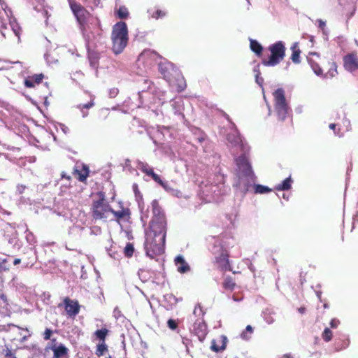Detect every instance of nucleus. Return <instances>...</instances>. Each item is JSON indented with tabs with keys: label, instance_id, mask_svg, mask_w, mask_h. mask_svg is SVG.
<instances>
[{
	"label": "nucleus",
	"instance_id": "obj_1",
	"mask_svg": "<svg viewBox=\"0 0 358 358\" xmlns=\"http://www.w3.org/2000/svg\"><path fill=\"white\" fill-rule=\"evenodd\" d=\"M112 49L115 54L121 53L127 47L129 41L126 22L120 21L113 27L111 33Z\"/></svg>",
	"mask_w": 358,
	"mask_h": 358
},
{
	"label": "nucleus",
	"instance_id": "obj_12",
	"mask_svg": "<svg viewBox=\"0 0 358 358\" xmlns=\"http://www.w3.org/2000/svg\"><path fill=\"white\" fill-rule=\"evenodd\" d=\"M343 67L350 72L358 70V56L356 52H352L343 57Z\"/></svg>",
	"mask_w": 358,
	"mask_h": 358
},
{
	"label": "nucleus",
	"instance_id": "obj_38",
	"mask_svg": "<svg viewBox=\"0 0 358 358\" xmlns=\"http://www.w3.org/2000/svg\"><path fill=\"white\" fill-rule=\"evenodd\" d=\"M94 105V103L92 100H91L87 103H80L78 106V108L81 110L83 111L84 109H89L92 108Z\"/></svg>",
	"mask_w": 358,
	"mask_h": 358
},
{
	"label": "nucleus",
	"instance_id": "obj_50",
	"mask_svg": "<svg viewBox=\"0 0 358 358\" xmlns=\"http://www.w3.org/2000/svg\"><path fill=\"white\" fill-rule=\"evenodd\" d=\"M20 262H21V259H19V258H16L13 261V264L14 265H17V264H20Z\"/></svg>",
	"mask_w": 358,
	"mask_h": 358
},
{
	"label": "nucleus",
	"instance_id": "obj_2",
	"mask_svg": "<svg viewBox=\"0 0 358 358\" xmlns=\"http://www.w3.org/2000/svg\"><path fill=\"white\" fill-rule=\"evenodd\" d=\"M166 238L155 234L147 233L145 248L147 255L151 258L161 255L164 252Z\"/></svg>",
	"mask_w": 358,
	"mask_h": 358
},
{
	"label": "nucleus",
	"instance_id": "obj_58",
	"mask_svg": "<svg viewBox=\"0 0 358 358\" xmlns=\"http://www.w3.org/2000/svg\"><path fill=\"white\" fill-rule=\"evenodd\" d=\"M106 358H112V357H111V356H109L108 357H106Z\"/></svg>",
	"mask_w": 358,
	"mask_h": 358
},
{
	"label": "nucleus",
	"instance_id": "obj_16",
	"mask_svg": "<svg viewBox=\"0 0 358 358\" xmlns=\"http://www.w3.org/2000/svg\"><path fill=\"white\" fill-rule=\"evenodd\" d=\"M75 178L82 182H85L87 177L89 176L90 169L89 167L83 164H76L72 172Z\"/></svg>",
	"mask_w": 358,
	"mask_h": 358
},
{
	"label": "nucleus",
	"instance_id": "obj_45",
	"mask_svg": "<svg viewBox=\"0 0 358 358\" xmlns=\"http://www.w3.org/2000/svg\"><path fill=\"white\" fill-rule=\"evenodd\" d=\"M265 320L268 324H271L275 322V319L271 315L266 316Z\"/></svg>",
	"mask_w": 358,
	"mask_h": 358
},
{
	"label": "nucleus",
	"instance_id": "obj_10",
	"mask_svg": "<svg viewBox=\"0 0 358 358\" xmlns=\"http://www.w3.org/2000/svg\"><path fill=\"white\" fill-rule=\"evenodd\" d=\"M307 61L316 75L323 76V69L321 66L322 58L318 53L310 52L307 56Z\"/></svg>",
	"mask_w": 358,
	"mask_h": 358
},
{
	"label": "nucleus",
	"instance_id": "obj_8",
	"mask_svg": "<svg viewBox=\"0 0 358 358\" xmlns=\"http://www.w3.org/2000/svg\"><path fill=\"white\" fill-rule=\"evenodd\" d=\"M215 262L217 264L218 268L222 271H232L229 261V253L224 248H221L220 253L215 258Z\"/></svg>",
	"mask_w": 358,
	"mask_h": 358
},
{
	"label": "nucleus",
	"instance_id": "obj_19",
	"mask_svg": "<svg viewBox=\"0 0 358 358\" xmlns=\"http://www.w3.org/2000/svg\"><path fill=\"white\" fill-rule=\"evenodd\" d=\"M152 212L153 216L151 220H166L164 210L160 206L159 201L156 199L151 203Z\"/></svg>",
	"mask_w": 358,
	"mask_h": 358
},
{
	"label": "nucleus",
	"instance_id": "obj_26",
	"mask_svg": "<svg viewBox=\"0 0 358 358\" xmlns=\"http://www.w3.org/2000/svg\"><path fill=\"white\" fill-rule=\"evenodd\" d=\"M109 334V330L107 328H102L101 329H98L95 331L94 333V336L96 339L99 340L101 342H106V338Z\"/></svg>",
	"mask_w": 358,
	"mask_h": 358
},
{
	"label": "nucleus",
	"instance_id": "obj_20",
	"mask_svg": "<svg viewBox=\"0 0 358 358\" xmlns=\"http://www.w3.org/2000/svg\"><path fill=\"white\" fill-rule=\"evenodd\" d=\"M227 336L221 335L211 341L210 349L215 352L223 351L227 347Z\"/></svg>",
	"mask_w": 358,
	"mask_h": 358
},
{
	"label": "nucleus",
	"instance_id": "obj_29",
	"mask_svg": "<svg viewBox=\"0 0 358 358\" xmlns=\"http://www.w3.org/2000/svg\"><path fill=\"white\" fill-rule=\"evenodd\" d=\"M292 182L291 177H288L278 184L275 189L278 191L289 190L292 187Z\"/></svg>",
	"mask_w": 358,
	"mask_h": 358
},
{
	"label": "nucleus",
	"instance_id": "obj_15",
	"mask_svg": "<svg viewBox=\"0 0 358 358\" xmlns=\"http://www.w3.org/2000/svg\"><path fill=\"white\" fill-rule=\"evenodd\" d=\"M193 331L200 341H203L208 334L207 324L203 318H199L195 320L193 326Z\"/></svg>",
	"mask_w": 358,
	"mask_h": 358
},
{
	"label": "nucleus",
	"instance_id": "obj_13",
	"mask_svg": "<svg viewBox=\"0 0 358 358\" xmlns=\"http://www.w3.org/2000/svg\"><path fill=\"white\" fill-rule=\"evenodd\" d=\"M236 163L238 170L246 177L252 178L253 173L251 165L248 157L245 155H242L236 159Z\"/></svg>",
	"mask_w": 358,
	"mask_h": 358
},
{
	"label": "nucleus",
	"instance_id": "obj_7",
	"mask_svg": "<svg viewBox=\"0 0 358 358\" xmlns=\"http://www.w3.org/2000/svg\"><path fill=\"white\" fill-rule=\"evenodd\" d=\"M70 8L80 24L84 25L90 17V12L75 0H69Z\"/></svg>",
	"mask_w": 358,
	"mask_h": 358
},
{
	"label": "nucleus",
	"instance_id": "obj_14",
	"mask_svg": "<svg viewBox=\"0 0 358 358\" xmlns=\"http://www.w3.org/2000/svg\"><path fill=\"white\" fill-rule=\"evenodd\" d=\"M167 222L165 220H151L150 223V231L148 233L162 236H166Z\"/></svg>",
	"mask_w": 358,
	"mask_h": 358
},
{
	"label": "nucleus",
	"instance_id": "obj_51",
	"mask_svg": "<svg viewBox=\"0 0 358 358\" xmlns=\"http://www.w3.org/2000/svg\"><path fill=\"white\" fill-rule=\"evenodd\" d=\"M319 27H320V28H322V29H323V28L325 27V22H323L322 20H320V21H319Z\"/></svg>",
	"mask_w": 358,
	"mask_h": 358
},
{
	"label": "nucleus",
	"instance_id": "obj_53",
	"mask_svg": "<svg viewBox=\"0 0 358 358\" xmlns=\"http://www.w3.org/2000/svg\"><path fill=\"white\" fill-rule=\"evenodd\" d=\"M1 330H7V329L5 326H0V331Z\"/></svg>",
	"mask_w": 358,
	"mask_h": 358
},
{
	"label": "nucleus",
	"instance_id": "obj_31",
	"mask_svg": "<svg viewBox=\"0 0 358 358\" xmlns=\"http://www.w3.org/2000/svg\"><path fill=\"white\" fill-rule=\"evenodd\" d=\"M108 351V346L106 344V342H101L97 344L96 348L95 350V355L100 357L104 355L106 352Z\"/></svg>",
	"mask_w": 358,
	"mask_h": 358
},
{
	"label": "nucleus",
	"instance_id": "obj_48",
	"mask_svg": "<svg viewBox=\"0 0 358 358\" xmlns=\"http://www.w3.org/2000/svg\"><path fill=\"white\" fill-rule=\"evenodd\" d=\"M61 176L62 178H66L68 180H70L71 179V176H67L64 172H63Z\"/></svg>",
	"mask_w": 358,
	"mask_h": 358
},
{
	"label": "nucleus",
	"instance_id": "obj_34",
	"mask_svg": "<svg viewBox=\"0 0 358 358\" xmlns=\"http://www.w3.org/2000/svg\"><path fill=\"white\" fill-rule=\"evenodd\" d=\"M254 188L256 194H265L271 192V189L262 185H255Z\"/></svg>",
	"mask_w": 358,
	"mask_h": 358
},
{
	"label": "nucleus",
	"instance_id": "obj_39",
	"mask_svg": "<svg viewBox=\"0 0 358 358\" xmlns=\"http://www.w3.org/2000/svg\"><path fill=\"white\" fill-rule=\"evenodd\" d=\"M167 325L171 330H175L178 328V323L175 320L169 319L167 322Z\"/></svg>",
	"mask_w": 358,
	"mask_h": 358
},
{
	"label": "nucleus",
	"instance_id": "obj_57",
	"mask_svg": "<svg viewBox=\"0 0 358 358\" xmlns=\"http://www.w3.org/2000/svg\"><path fill=\"white\" fill-rule=\"evenodd\" d=\"M184 87H183V86H182V87H181V89H180V90H182L184 89Z\"/></svg>",
	"mask_w": 358,
	"mask_h": 358
},
{
	"label": "nucleus",
	"instance_id": "obj_55",
	"mask_svg": "<svg viewBox=\"0 0 358 358\" xmlns=\"http://www.w3.org/2000/svg\"><path fill=\"white\" fill-rule=\"evenodd\" d=\"M248 190V187H247L245 189V192H247Z\"/></svg>",
	"mask_w": 358,
	"mask_h": 358
},
{
	"label": "nucleus",
	"instance_id": "obj_27",
	"mask_svg": "<svg viewBox=\"0 0 358 358\" xmlns=\"http://www.w3.org/2000/svg\"><path fill=\"white\" fill-rule=\"evenodd\" d=\"M148 13L152 18L155 20L164 17L166 15V11L159 8H156L155 10L149 9Z\"/></svg>",
	"mask_w": 358,
	"mask_h": 358
},
{
	"label": "nucleus",
	"instance_id": "obj_5",
	"mask_svg": "<svg viewBox=\"0 0 358 358\" xmlns=\"http://www.w3.org/2000/svg\"><path fill=\"white\" fill-rule=\"evenodd\" d=\"M274 108L279 120L283 121L286 118L289 107L285 96V92L282 88L277 89L273 92Z\"/></svg>",
	"mask_w": 358,
	"mask_h": 358
},
{
	"label": "nucleus",
	"instance_id": "obj_44",
	"mask_svg": "<svg viewBox=\"0 0 358 358\" xmlns=\"http://www.w3.org/2000/svg\"><path fill=\"white\" fill-rule=\"evenodd\" d=\"M340 324V322H339V320H336V319H332V320H331V322H330V327H331V328L335 329V328H336V327L338 326V324Z\"/></svg>",
	"mask_w": 358,
	"mask_h": 358
},
{
	"label": "nucleus",
	"instance_id": "obj_56",
	"mask_svg": "<svg viewBox=\"0 0 358 358\" xmlns=\"http://www.w3.org/2000/svg\"><path fill=\"white\" fill-rule=\"evenodd\" d=\"M88 38V39H91V37L90 36H87Z\"/></svg>",
	"mask_w": 358,
	"mask_h": 358
},
{
	"label": "nucleus",
	"instance_id": "obj_25",
	"mask_svg": "<svg viewBox=\"0 0 358 358\" xmlns=\"http://www.w3.org/2000/svg\"><path fill=\"white\" fill-rule=\"evenodd\" d=\"M329 69L326 74H323L325 78H334L338 74L337 64L334 62H328Z\"/></svg>",
	"mask_w": 358,
	"mask_h": 358
},
{
	"label": "nucleus",
	"instance_id": "obj_47",
	"mask_svg": "<svg viewBox=\"0 0 358 358\" xmlns=\"http://www.w3.org/2000/svg\"><path fill=\"white\" fill-rule=\"evenodd\" d=\"M298 312L300 314H304L306 312V308L305 307H303V306H301V307L298 308Z\"/></svg>",
	"mask_w": 358,
	"mask_h": 358
},
{
	"label": "nucleus",
	"instance_id": "obj_42",
	"mask_svg": "<svg viewBox=\"0 0 358 358\" xmlns=\"http://www.w3.org/2000/svg\"><path fill=\"white\" fill-rule=\"evenodd\" d=\"M4 357H5V358L16 357L15 353L13 352L12 350L10 349H9L8 348H7L5 350Z\"/></svg>",
	"mask_w": 358,
	"mask_h": 358
},
{
	"label": "nucleus",
	"instance_id": "obj_59",
	"mask_svg": "<svg viewBox=\"0 0 358 358\" xmlns=\"http://www.w3.org/2000/svg\"><path fill=\"white\" fill-rule=\"evenodd\" d=\"M13 358H17V357H13Z\"/></svg>",
	"mask_w": 358,
	"mask_h": 358
},
{
	"label": "nucleus",
	"instance_id": "obj_11",
	"mask_svg": "<svg viewBox=\"0 0 358 358\" xmlns=\"http://www.w3.org/2000/svg\"><path fill=\"white\" fill-rule=\"evenodd\" d=\"M63 306L69 317H75L80 312V306L77 300H72L69 297H65L63 300Z\"/></svg>",
	"mask_w": 358,
	"mask_h": 358
},
{
	"label": "nucleus",
	"instance_id": "obj_37",
	"mask_svg": "<svg viewBox=\"0 0 358 358\" xmlns=\"http://www.w3.org/2000/svg\"><path fill=\"white\" fill-rule=\"evenodd\" d=\"M193 314L195 317H197L198 319L203 317L204 312L202 309V307L199 304H197L196 306H195L194 311H193Z\"/></svg>",
	"mask_w": 358,
	"mask_h": 358
},
{
	"label": "nucleus",
	"instance_id": "obj_32",
	"mask_svg": "<svg viewBox=\"0 0 358 358\" xmlns=\"http://www.w3.org/2000/svg\"><path fill=\"white\" fill-rule=\"evenodd\" d=\"M116 14L120 19H127L129 17V13L128 9L122 6L117 10Z\"/></svg>",
	"mask_w": 358,
	"mask_h": 358
},
{
	"label": "nucleus",
	"instance_id": "obj_22",
	"mask_svg": "<svg viewBox=\"0 0 358 358\" xmlns=\"http://www.w3.org/2000/svg\"><path fill=\"white\" fill-rule=\"evenodd\" d=\"M43 78L44 75L43 73L29 76L24 80V85L29 88L34 87L36 85L41 83Z\"/></svg>",
	"mask_w": 358,
	"mask_h": 358
},
{
	"label": "nucleus",
	"instance_id": "obj_18",
	"mask_svg": "<svg viewBox=\"0 0 358 358\" xmlns=\"http://www.w3.org/2000/svg\"><path fill=\"white\" fill-rule=\"evenodd\" d=\"M111 213L117 223H120L121 221L127 222L131 218V210L129 208L122 207L120 210H114L112 208Z\"/></svg>",
	"mask_w": 358,
	"mask_h": 358
},
{
	"label": "nucleus",
	"instance_id": "obj_6",
	"mask_svg": "<svg viewBox=\"0 0 358 358\" xmlns=\"http://www.w3.org/2000/svg\"><path fill=\"white\" fill-rule=\"evenodd\" d=\"M158 69L159 73L169 83H173L175 78L180 76L179 71L173 64L166 60L159 63Z\"/></svg>",
	"mask_w": 358,
	"mask_h": 358
},
{
	"label": "nucleus",
	"instance_id": "obj_21",
	"mask_svg": "<svg viewBox=\"0 0 358 358\" xmlns=\"http://www.w3.org/2000/svg\"><path fill=\"white\" fill-rule=\"evenodd\" d=\"M50 349L53 352L54 358H64L68 356L69 349L63 344L59 345L54 344Z\"/></svg>",
	"mask_w": 358,
	"mask_h": 358
},
{
	"label": "nucleus",
	"instance_id": "obj_17",
	"mask_svg": "<svg viewBox=\"0 0 358 358\" xmlns=\"http://www.w3.org/2000/svg\"><path fill=\"white\" fill-rule=\"evenodd\" d=\"M140 170L144 173L145 175H147L148 176H150L152 178V179L156 182L157 184H159L160 186H162V187L164 188H166V183L164 182L161 178L160 177L156 174L154 171H153V169L150 167L149 165L148 164H145V163H142L141 165H140Z\"/></svg>",
	"mask_w": 358,
	"mask_h": 358
},
{
	"label": "nucleus",
	"instance_id": "obj_24",
	"mask_svg": "<svg viewBox=\"0 0 358 358\" xmlns=\"http://www.w3.org/2000/svg\"><path fill=\"white\" fill-rule=\"evenodd\" d=\"M292 50V55L291 59L294 64H299L301 62L300 60V54L301 50L299 47L298 43H294L291 47Z\"/></svg>",
	"mask_w": 358,
	"mask_h": 358
},
{
	"label": "nucleus",
	"instance_id": "obj_33",
	"mask_svg": "<svg viewBox=\"0 0 358 358\" xmlns=\"http://www.w3.org/2000/svg\"><path fill=\"white\" fill-rule=\"evenodd\" d=\"M253 333V328L251 325H248L245 330L241 333V338L245 340H248L251 338V335Z\"/></svg>",
	"mask_w": 358,
	"mask_h": 358
},
{
	"label": "nucleus",
	"instance_id": "obj_4",
	"mask_svg": "<svg viewBox=\"0 0 358 358\" xmlns=\"http://www.w3.org/2000/svg\"><path fill=\"white\" fill-rule=\"evenodd\" d=\"M99 196V199L93 201L91 208L92 216L96 220L106 219L108 213L112 211V208L107 202L104 194L100 192Z\"/></svg>",
	"mask_w": 358,
	"mask_h": 358
},
{
	"label": "nucleus",
	"instance_id": "obj_40",
	"mask_svg": "<svg viewBox=\"0 0 358 358\" xmlns=\"http://www.w3.org/2000/svg\"><path fill=\"white\" fill-rule=\"evenodd\" d=\"M7 263L8 260L6 259H3L1 262H0V273L9 270V267L6 265Z\"/></svg>",
	"mask_w": 358,
	"mask_h": 358
},
{
	"label": "nucleus",
	"instance_id": "obj_9",
	"mask_svg": "<svg viewBox=\"0 0 358 358\" xmlns=\"http://www.w3.org/2000/svg\"><path fill=\"white\" fill-rule=\"evenodd\" d=\"M159 58H161V56L155 51L145 50L138 56L137 62L139 64L150 67L155 64Z\"/></svg>",
	"mask_w": 358,
	"mask_h": 358
},
{
	"label": "nucleus",
	"instance_id": "obj_3",
	"mask_svg": "<svg viewBox=\"0 0 358 358\" xmlns=\"http://www.w3.org/2000/svg\"><path fill=\"white\" fill-rule=\"evenodd\" d=\"M271 55L268 59L262 62L265 66H275L278 65L285 56V47L282 41H278L268 47Z\"/></svg>",
	"mask_w": 358,
	"mask_h": 358
},
{
	"label": "nucleus",
	"instance_id": "obj_35",
	"mask_svg": "<svg viewBox=\"0 0 358 358\" xmlns=\"http://www.w3.org/2000/svg\"><path fill=\"white\" fill-rule=\"evenodd\" d=\"M333 337V333L329 328H325L322 334V339L326 342H329Z\"/></svg>",
	"mask_w": 358,
	"mask_h": 358
},
{
	"label": "nucleus",
	"instance_id": "obj_52",
	"mask_svg": "<svg viewBox=\"0 0 358 358\" xmlns=\"http://www.w3.org/2000/svg\"><path fill=\"white\" fill-rule=\"evenodd\" d=\"M283 358H293V357L289 354L284 355Z\"/></svg>",
	"mask_w": 358,
	"mask_h": 358
},
{
	"label": "nucleus",
	"instance_id": "obj_49",
	"mask_svg": "<svg viewBox=\"0 0 358 358\" xmlns=\"http://www.w3.org/2000/svg\"><path fill=\"white\" fill-rule=\"evenodd\" d=\"M336 124H334V123H331V124H329V127L331 129L334 130V131H335V130H336ZM334 133H335V134H336V131H334Z\"/></svg>",
	"mask_w": 358,
	"mask_h": 358
},
{
	"label": "nucleus",
	"instance_id": "obj_41",
	"mask_svg": "<svg viewBox=\"0 0 358 358\" xmlns=\"http://www.w3.org/2000/svg\"><path fill=\"white\" fill-rule=\"evenodd\" d=\"M12 30H13V32L14 35L15 36V37H17V42H19L20 40V36L21 29L18 26L16 25L15 27L12 26Z\"/></svg>",
	"mask_w": 358,
	"mask_h": 358
},
{
	"label": "nucleus",
	"instance_id": "obj_36",
	"mask_svg": "<svg viewBox=\"0 0 358 358\" xmlns=\"http://www.w3.org/2000/svg\"><path fill=\"white\" fill-rule=\"evenodd\" d=\"M134 252V248L132 243H128L124 249V253L126 257H132Z\"/></svg>",
	"mask_w": 358,
	"mask_h": 358
},
{
	"label": "nucleus",
	"instance_id": "obj_54",
	"mask_svg": "<svg viewBox=\"0 0 358 358\" xmlns=\"http://www.w3.org/2000/svg\"><path fill=\"white\" fill-rule=\"evenodd\" d=\"M97 26H98L99 30L101 31V29H100L101 24H100V22L99 20H97Z\"/></svg>",
	"mask_w": 358,
	"mask_h": 358
},
{
	"label": "nucleus",
	"instance_id": "obj_28",
	"mask_svg": "<svg viewBox=\"0 0 358 358\" xmlns=\"http://www.w3.org/2000/svg\"><path fill=\"white\" fill-rule=\"evenodd\" d=\"M250 47L251 50L254 52L257 56L262 55L263 47L258 41L254 39H250Z\"/></svg>",
	"mask_w": 358,
	"mask_h": 358
},
{
	"label": "nucleus",
	"instance_id": "obj_23",
	"mask_svg": "<svg viewBox=\"0 0 358 358\" xmlns=\"http://www.w3.org/2000/svg\"><path fill=\"white\" fill-rule=\"evenodd\" d=\"M175 264L177 266V270L180 273H185L190 270V267L185 262L182 256L178 255L175 259Z\"/></svg>",
	"mask_w": 358,
	"mask_h": 358
},
{
	"label": "nucleus",
	"instance_id": "obj_30",
	"mask_svg": "<svg viewBox=\"0 0 358 358\" xmlns=\"http://www.w3.org/2000/svg\"><path fill=\"white\" fill-rule=\"evenodd\" d=\"M222 287L226 290L233 291L236 287L234 280L231 276H227L222 282Z\"/></svg>",
	"mask_w": 358,
	"mask_h": 358
},
{
	"label": "nucleus",
	"instance_id": "obj_46",
	"mask_svg": "<svg viewBox=\"0 0 358 358\" xmlns=\"http://www.w3.org/2000/svg\"><path fill=\"white\" fill-rule=\"evenodd\" d=\"M264 81V79L262 78H259V75L256 76V82L259 85H262V83Z\"/></svg>",
	"mask_w": 358,
	"mask_h": 358
},
{
	"label": "nucleus",
	"instance_id": "obj_43",
	"mask_svg": "<svg viewBox=\"0 0 358 358\" xmlns=\"http://www.w3.org/2000/svg\"><path fill=\"white\" fill-rule=\"evenodd\" d=\"M52 334V331L50 329H46L43 333V339L48 341L50 338Z\"/></svg>",
	"mask_w": 358,
	"mask_h": 358
}]
</instances>
